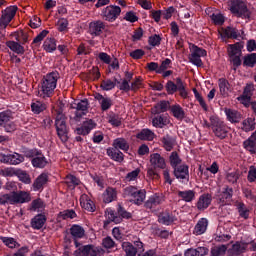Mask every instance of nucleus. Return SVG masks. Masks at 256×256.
I'll return each instance as SVG.
<instances>
[{
  "label": "nucleus",
  "instance_id": "nucleus-1",
  "mask_svg": "<svg viewBox=\"0 0 256 256\" xmlns=\"http://www.w3.org/2000/svg\"><path fill=\"white\" fill-rule=\"evenodd\" d=\"M53 115H55V128H56V133L59 137V139L63 143H67L69 140V128L67 127V116L63 114V108L60 106H57L54 108L52 111Z\"/></svg>",
  "mask_w": 256,
  "mask_h": 256
},
{
  "label": "nucleus",
  "instance_id": "nucleus-2",
  "mask_svg": "<svg viewBox=\"0 0 256 256\" xmlns=\"http://www.w3.org/2000/svg\"><path fill=\"white\" fill-rule=\"evenodd\" d=\"M61 78V75L57 71L46 74L41 81L40 97H51L57 89V81Z\"/></svg>",
  "mask_w": 256,
  "mask_h": 256
},
{
  "label": "nucleus",
  "instance_id": "nucleus-3",
  "mask_svg": "<svg viewBox=\"0 0 256 256\" xmlns=\"http://www.w3.org/2000/svg\"><path fill=\"white\" fill-rule=\"evenodd\" d=\"M29 201H31V194L26 191L0 194V205H19L29 203Z\"/></svg>",
  "mask_w": 256,
  "mask_h": 256
},
{
  "label": "nucleus",
  "instance_id": "nucleus-4",
  "mask_svg": "<svg viewBox=\"0 0 256 256\" xmlns=\"http://www.w3.org/2000/svg\"><path fill=\"white\" fill-rule=\"evenodd\" d=\"M24 157L31 159V164L36 169H44L47 167V158L43 155V152L37 148H26L22 151Z\"/></svg>",
  "mask_w": 256,
  "mask_h": 256
},
{
  "label": "nucleus",
  "instance_id": "nucleus-5",
  "mask_svg": "<svg viewBox=\"0 0 256 256\" xmlns=\"http://www.w3.org/2000/svg\"><path fill=\"white\" fill-rule=\"evenodd\" d=\"M209 121H211L212 133H214L217 139H227L229 135V126L215 116H211Z\"/></svg>",
  "mask_w": 256,
  "mask_h": 256
},
{
  "label": "nucleus",
  "instance_id": "nucleus-6",
  "mask_svg": "<svg viewBox=\"0 0 256 256\" xmlns=\"http://www.w3.org/2000/svg\"><path fill=\"white\" fill-rule=\"evenodd\" d=\"M230 11L241 19H251V10L247 8V4L243 0H231Z\"/></svg>",
  "mask_w": 256,
  "mask_h": 256
},
{
  "label": "nucleus",
  "instance_id": "nucleus-7",
  "mask_svg": "<svg viewBox=\"0 0 256 256\" xmlns=\"http://www.w3.org/2000/svg\"><path fill=\"white\" fill-rule=\"evenodd\" d=\"M124 196L129 197L131 203H134L135 205H143L145 197H147V191L128 186L124 189Z\"/></svg>",
  "mask_w": 256,
  "mask_h": 256
},
{
  "label": "nucleus",
  "instance_id": "nucleus-8",
  "mask_svg": "<svg viewBox=\"0 0 256 256\" xmlns=\"http://www.w3.org/2000/svg\"><path fill=\"white\" fill-rule=\"evenodd\" d=\"M201 57H207V50L193 45L189 56L190 63L196 65V67H203V60H201Z\"/></svg>",
  "mask_w": 256,
  "mask_h": 256
},
{
  "label": "nucleus",
  "instance_id": "nucleus-9",
  "mask_svg": "<svg viewBox=\"0 0 256 256\" xmlns=\"http://www.w3.org/2000/svg\"><path fill=\"white\" fill-rule=\"evenodd\" d=\"M17 6L7 7L2 11V15L0 17V29H7V25L13 21L15 15H17Z\"/></svg>",
  "mask_w": 256,
  "mask_h": 256
},
{
  "label": "nucleus",
  "instance_id": "nucleus-10",
  "mask_svg": "<svg viewBox=\"0 0 256 256\" xmlns=\"http://www.w3.org/2000/svg\"><path fill=\"white\" fill-rule=\"evenodd\" d=\"M74 109H76V112H75V116L71 118V121H75V123H79V121H81V119L83 118V115L87 114L86 111L87 109H89V100L87 99L81 100L76 104V107H74Z\"/></svg>",
  "mask_w": 256,
  "mask_h": 256
},
{
  "label": "nucleus",
  "instance_id": "nucleus-11",
  "mask_svg": "<svg viewBox=\"0 0 256 256\" xmlns=\"http://www.w3.org/2000/svg\"><path fill=\"white\" fill-rule=\"evenodd\" d=\"M103 15L105 21H109L110 23H113V21H116L117 18L121 15V7L119 6H107L103 10Z\"/></svg>",
  "mask_w": 256,
  "mask_h": 256
},
{
  "label": "nucleus",
  "instance_id": "nucleus-12",
  "mask_svg": "<svg viewBox=\"0 0 256 256\" xmlns=\"http://www.w3.org/2000/svg\"><path fill=\"white\" fill-rule=\"evenodd\" d=\"M247 247H249V243L237 241L228 250V256L243 255V253H245V251H247Z\"/></svg>",
  "mask_w": 256,
  "mask_h": 256
},
{
  "label": "nucleus",
  "instance_id": "nucleus-13",
  "mask_svg": "<svg viewBox=\"0 0 256 256\" xmlns=\"http://www.w3.org/2000/svg\"><path fill=\"white\" fill-rule=\"evenodd\" d=\"M174 176L179 181H189V166L187 164H181L174 168Z\"/></svg>",
  "mask_w": 256,
  "mask_h": 256
},
{
  "label": "nucleus",
  "instance_id": "nucleus-14",
  "mask_svg": "<svg viewBox=\"0 0 256 256\" xmlns=\"http://www.w3.org/2000/svg\"><path fill=\"white\" fill-rule=\"evenodd\" d=\"M97 127V123L93 119L85 120L81 127L76 128L77 135H89L93 129Z\"/></svg>",
  "mask_w": 256,
  "mask_h": 256
},
{
  "label": "nucleus",
  "instance_id": "nucleus-15",
  "mask_svg": "<svg viewBox=\"0 0 256 256\" xmlns=\"http://www.w3.org/2000/svg\"><path fill=\"white\" fill-rule=\"evenodd\" d=\"M164 202L165 196H163V194H154L148 198L144 207H146V209H155V207H158V205H161Z\"/></svg>",
  "mask_w": 256,
  "mask_h": 256
},
{
  "label": "nucleus",
  "instance_id": "nucleus-16",
  "mask_svg": "<svg viewBox=\"0 0 256 256\" xmlns=\"http://www.w3.org/2000/svg\"><path fill=\"white\" fill-rule=\"evenodd\" d=\"M105 30V23L101 20L93 21L89 24V33L94 37H99Z\"/></svg>",
  "mask_w": 256,
  "mask_h": 256
},
{
  "label": "nucleus",
  "instance_id": "nucleus-17",
  "mask_svg": "<svg viewBox=\"0 0 256 256\" xmlns=\"http://www.w3.org/2000/svg\"><path fill=\"white\" fill-rule=\"evenodd\" d=\"M96 101L99 102V105L101 107V111H109L111 107H113V100L110 97H105L102 94H95Z\"/></svg>",
  "mask_w": 256,
  "mask_h": 256
},
{
  "label": "nucleus",
  "instance_id": "nucleus-18",
  "mask_svg": "<svg viewBox=\"0 0 256 256\" xmlns=\"http://www.w3.org/2000/svg\"><path fill=\"white\" fill-rule=\"evenodd\" d=\"M80 205L82 209H85V211H89L90 213L95 212V202H93V200H91V198L87 194H82L80 196Z\"/></svg>",
  "mask_w": 256,
  "mask_h": 256
},
{
  "label": "nucleus",
  "instance_id": "nucleus-19",
  "mask_svg": "<svg viewBox=\"0 0 256 256\" xmlns=\"http://www.w3.org/2000/svg\"><path fill=\"white\" fill-rule=\"evenodd\" d=\"M150 163L154 169H165L166 167L165 158L159 153L150 155Z\"/></svg>",
  "mask_w": 256,
  "mask_h": 256
},
{
  "label": "nucleus",
  "instance_id": "nucleus-20",
  "mask_svg": "<svg viewBox=\"0 0 256 256\" xmlns=\"http://www.w3.org/2000/svg\"><path fill=\"white\" fill-rule=\"evenodd\" d=\"M158 221L163 225H171V223H175V221H177V218L173 215V212L166 210L159 214Z\"/></svg>",
  "mask_w": 256,
  "mask_h": 256
},
{
  "label": "nucleus",
  "instance_id": "nucleus-21",
  "mask_svg": "<svg viewBox=\"0 0 256 256\" xmlns=\"http://www.w3.org/2000/svg\"><path fill=\"white\" fill-rule=\"evenodd\" d=\"M47 183H49V175L47 173L40 174L33 183L34 191H41Z\"/></svg>",
  "mask_w": 256,
  "mask_h": 256
},
{
  "label": "nucleus",
  "instance_id": "nucleus-22",
  "mask_svg": "<svg viewBox=\"0 0 256 256\" xmlns=\"http://www.w3.org/2000/svg\"><path fill=\"white\" fill-rule=\"evenodd\" d=\"M211 201H213L211 194H202L198 199L197 209L199 211H205L211 205Z\"/></svg>",
  "mask_w": 256,
  "mask_h": 256
},
{
  "label": "nucleus",
  "instance_id": "nucleus-23",
  "mask_svg": "<svg viewBox=\"0 0 256 256\" xmlns=\"http://www.w3.org/2000/svg\"><path fill=\"white\" fill-rule=\"evenodd\" d=\"M102 199L104 203H113V201H117V190L108 187L102 194Z\"/></svg>",
  "mask_w": 256,
  "mask_h": 256
},
{
  "label": "nucleus",
  "instance_id": "nucleus-24",
  "mask_svg": "<svg viewBox=\"0 0 256 256\" xmlns=\"http://www.w3.org/2000/svg\"><path fill=\"white\" fill-rule=\"evenodd\" d=\"M47 222V216L43 214H38L31 220L32 229H43V225Z\"/></svg>",
  "mask_w": 256,
  "mask_h": 256
},
{
  "label": "nucleus",
  "instance_id": "nucleus-25",
  "mask_svg": "<svg viewBox=\"0 0 256 256\" xmlns=\"http://www.w3.org/2000/svg\"><path fill=\"white\" fill-rule=\"evenodd\" d=\"M153 127L163 129V127L169 125V117L167 115H158L152 119Z\"/></svg>",
  "mask_w": 256,
  "mask_h": 256
},
{
  "label": "nucleus",
  "instance_id": "nucleus-26",
  "mask_svg": "<svg viewBox=\"0 0 256 256\" xmlns=\"http://www.w3.org/2000/svg\"><path fill=\"white\" fill-rule=\"evenodd\" d=\"M209 226V221L206 218H201L194 227L193 234L194 235H203L205 231H207V227Z\"/></svg>",
  "mask_w": 256,
  "mask_h": 256
},
{
  "label": "nucleus",
  "instance_id": "nucleus-27",
  "mask_svg": "<svg viewBox=\"0 0 256 256\" xmlns=\"http://www.w3.org/2000/svg\"><path fill=\"white\" fill-rule=\"evenodd\" d=\"M218 85L220 89V93L223 97H229V93H231V87L229 85V81L225 78H220L218 80Z\"/></svg>",
  "mask_w": 256,
  "mask_h": 256
},
{
  "label": "nucleus",
  "instance_id": "nucleus-28",
  "mask_svg": "<svg viewBox=\"0 0 256 256\" xmlns=\"http://www.w3.org/2000/svg\"><path fill=\"white\" fill-rule=\"evenodd\" d=\"M137 139L140 141H153L155 139V132L151 131L150 129H142L137 135Z\"/></svg>",
  "mask_w": 256,
  "mask_h": 256
},
{
  "label": "nucleus",
  "instance_id": "nucleus-29",
  "mask_svg": "<svg viewBox=\"0 0 256 256\" xmlns=\"http://www.w3.org/2000/svg\"><path fill=\"white\" fill-rule=\"evenodd\" d=\"M107 155L113 161H117L118 163H122V161L124 159L123 152H121V151H119L115 148H108L107 149Z\"/></svg>",
  "mask_w": 256,
  "mask_h": 256
},
{
  "label": "nucleus",
  "instance_id": "nucleus-30",
  "mask_svg": "<svg viewBox=\"0 0 256 256\" xmlns=\"http://www.w3.org/2000/svg\"><path fill=\"white\" fill-rule=\"evenodd\" d=\"M225 114L230 123H239L241 121V113L236 110L226 109Z\"/></svg>",
  "mask_w": 256,
  "mask_h": 256
},
{
  "label": "nucleus",
  "instance_id": "nucleus-31",
  "mask_svg": "<svg viewBox=\"0 0 256 256\" xmlns=\"http://www.w3.org/2000/svg\"><path fill=\"white\" fill-rule=\"evenodd\" d=\"M12 37L17 40V42L21 43L22 45H25L27 41H29V34L25 30H18L14 33H12Z\"/></svg>",
  "mask_w": 256,
  "mask_h": 256
},
{
  "label": "nucleus",
  "instance_id": "nucleus-32",
  "mask_svg": "<svg viewBox=\"0 0 256 256\" xmlns=\"http://www.w3.org/2000/svg\"><path fill=\"white\" fill-rule=\"evenodd\" d=\"M177 195L186 203H191L195 199V191L193 190L178 191Z\"/></svg>",
  "mask_w": 256,
  "mask_h": 256
},
{
  "label": "nucleus",
  "instance_id": "nucleus-33",
  "mask_svg": "<svg viewBox=\"0 0 256 256\" xmlns=\"http://www.w3.org/2000/svg\"><path fill=\"white\" fill-rule=\"evenodd\" d=\"M236 209L239 213V217L242 219H249L250 210L243 202H236Z\"/></svg>",
  "mask_w": 256,
  "mask_h": 256
},
{
  "label": "nucleus",
  "instance_id": "nucleus-34",
  "mask_svg": "<svg viewBox=\"0 0 256 256\" xmlns=\"http://www.w3.org/2000/svg\"><path fill=\"white\" fill-rule=\"evenodd\" d=\"M112 145L116 150L121 149V151H129V142H127L125 138H116Z\"/></svg>",
  "mask_w": 256,
  "mask_h": 256
},
{
  "label": "nucleus",
  "instance_id": "nucleus-35",
  "mask_svg": "<svg viewBox=\"0 0 256 256\" xmlns=\"http://www.w3.org/2000/svg\"><path fill=\"white\" fill-rule=\"evenodd\" d=\"M6 46L9 47L11 51L17 53L18 55H23L25 53V48L21 46V43L15 41L6 42Z\"/></svg>",
  "mask_w": 256,
  "mask_h": 256
},
{
  "label": "nucleus",
  "instance_id": "nucleus-36",
  "mask_svg": "<svg viewBox=\"0 0 256 256\" xmlns=\"http://www.w3.org/2000/svg\"><path fill=\"white\" fill-rule=\"evenodd\" d=\"M70 233L74 239H83L85 237V229L80 225H73L70 228Z\"/></svg>",
  "mask_w": 256,
  "mask_h": 256
},
{
  "label": "nucleus",
  "instance_id": "nucleus-37",
  "mask_svg": "<svg viewBox=\"0 0 256 256\" xmlns=\"http://www.w3.org/2000/svg\"><path fill=\"white\" fill-rule=\"evenodd\" d=\"M47 109V105L41 101H34L31 103V111L35 113V115H39V113H43Z\"/></svg>",
  "mask_w": 256,
  "mask_h": 256
},
{
  "label": "nucleus",
  "instance_id": "nucleus-38",
  "mask_svg": "<svg viewBox=\"0 0 256 256\" xmlns=\"http://www.w3.org/2000/svg\"><path fill=\"white\" fill-rule=\"evenodd\" d=\"M241 129L242 131H245V133L255 131V120L253 118H247L243 120Z\"/></svg>",
  "mask_w": 256,
  "mask_h": 256
},
{
  "label": "nucleus",
  "instance_id": "nucleus-39",
  "mask_svg": "<svg viewBox=\"0 0 256 256\" xmlns=\"http://www.w3.org/2000/svg\"><path fill=\"white\" fill-rule=\"evenodd\" d=\"M171 112L173 116L179 121H182V119H185V111L179 104L171 106Z\"/></svg>",
  "mask_w": 256,
  "mask_h": 256
},
{
  "label": "nucleus",
  "instance_id": "nucleus-40",
  "mask_svg": "<svg viewBox=\"0 0 256 256\" xmlns=\"http://www.w3.org/2000/svg\"><path fill=\"white\" fill-rule=\"evenodd\" d=\"M43 49L47 53H53L57 49V43H55V38H47L43 43Z\"/></svg>",
  "mask_w": 256,
  "mask_h": 256
},
{
  "label": "nucleus",
  "instance_id": "nucleus-41",
  "mask_svg": "<svg viewBox=\"0 0 256 256\" xmlns=\"http://www.w3.org/2000/svg\"><path fill=\"white\" fill-rule=\"evenodd\" d=\"M117 83L119 84L117 78H114V80L107 79L102 81L100 87L103 91H111V89H115Z\"/></svg>",
  "mask_w": 256,
  "mask_h": 256
},
{
  "label": "nucleus",
  "instance_id": "nucleus-42",
  "mask_svg": "<svg viewBox=\"0 0 256 256\" xmlns=\"http://www.w3.org/2000/svg\"><path fill=\"white\" fill-rule=\"evenodd\" d=\"M243 147L246 149V151H249L250 153H256V141L253 138V136H250L247 140L243 142Z\"/></svg>",
  "mask_w": 256,
  "mask_h": 256
},
{
  "label": "nucleus",
  "instance_id": "nucleus-43",
  "mask_svg": "<svg viewBox=\"0 0 256 256\" xmlns=\"http://www.w3.org/2000/svg\"><path fill=\"white\" fill-rule=\"evenodd\" d=\"M25 161V154H19V153H14V154H9V164L10 165H19L20 163H23Z\"/></svg>",
  "mask_w": 256,
  "mask_h": 256
},
{
  "label": "nucleus",
  "instance_id": "nucleus-44",
  "mask_svg": "<svg viewBox=\"0 0 256 256\" xmlns=\"http://www.w3.org/2000/svg\"><path fill=\"white\" fill-rule=\"evenodd\" d=\"M228 246L225 244L214 246L211 248V256H223L227 253Z\"/></svg>",
  "mask_w": 256,
  "mask_h": 256
},
{
  "label": "nucleus",
  "instance_id": "nucleus-45",
  "mask_svg": "<svg viewBox=\"0 0 256 256\" xmlns=\"http://www.w3.org/2000/svg\"><path fill=\"white\" fill-rule=\"evenodd\" d=\"M239 30L237 28L233 27H227L224 30V37H227V39H238L240 37Z\"/></svg>",
  "mask_w": 256,
  "mask_h": 256
},
{
  "label": "nucleus",
  "instance_id": "nucleus-46",
  "mask_svg": "<svg viewBox=\"0 0 256 256\" xmlns=\"http://www.w3.org/2000/svg\"><path fill=\"white\" fill-rule=\"evenodd\" d=\"M13 113L11 111H3L0 112V127H4V125L8 124L9 121H12Z\"/></svg>",
  "mask_w": 256,
  "mask_h": 256
},
{
  "label": "nucleus",
  "instance_id": "nucleus-47",
  "mask_svg": "<svg viewBox=\"0 0 256 256\" xmlns=\"http://www.w3.org/2000/svg\"><path fill=\"white\" fill-rule=\"evenodd\" d=\"M256 65V53H251L244 56L243 66L244 67H255Z\"/></svg>",
  "mask_w": 256,
  "mask_h": 256
},
{
  "label": "nucleus",
  "instance_id": "nucleus-48",
  "mask_svg": "<svg viewBox=\"0 0 256 256\" xmlns=\"http://www.w3.org/2000/svg\"><path fill=\"white\" fill-rule=\"evenodd\" d=\"M162 143H163L164 149H166L167 151H171L175 146V139H173V137L167 134L162 138Z\"/></svg>",
  "mask_w": 256,
  "mask_h": 256
},
{
  "label": "nucleus",
  "instance_id": "nucleus-49",
  "mask_svg": "<svg viewBox=\"0 0 256 256\" xmlns=\"http://www.w3.org/2000/svg\"><path fill=\"white\" fill-rule=\"evenodd\" d=\"M1 241L6 245V247H9V249H18V247H21L15 238L2 237Z\"/></svg>",
  "mask_w": 256,
  "mask_h": 256
},
{
  "label": "nucleus",
  "instance_id": "nucleus-50",
  "mask_svg": "<svg viewBox=\"0 0 256 256\" xmlns=\"http://www.w3.org/2000/svg\"><path fill=\"white\" fill-rule=\"evenodd\" d=\"M91 249H93V245H85L78 248L75 252V256H89L91 255Z\"/></svg>",
  "mask_w": 256,
  "mask_h": 256
},
{
  "label": "nucleus",
  "instance_id": "nucleus-51",
  "mask_svg": "<svg viewBox=\"0 0 256 256\" xmlns=\"http://www.w3.org/2000/svg\"><path fill=\"white\" fill-rule=\"evenodd\" d=\"M65 183L68 185V187L75 189V187H77V185H79L81 181L74 175L69 174L65 178Z\"/></svg>",
  "mask_w": 256,
  "mask_h": 256
},
{
  "label": "nucleus",
  "instance_id": "nucleus-52",
  "mask_svg": "<svg viewBox=\"0 0 256 256\" xmlns=\"http://www.w3.org/2000/svg\"><path fill=\"white\" fill-rule=\"evenodd\" d=\"M15 175L18 176V179L22 181V183H25L26 185L31 184V176H29L26 171L16 170Z\"/></svg>",
  "mask_w": 256,
  "mask_h": 256
},
{
  "label": "nucleus",
  "instance_id": "nucleus-53",
  "mask_svg": "<svg viewBox=\"0 0 256 256\" xmlns=\"http://www.w3.org/2000/svg\"><path fill=\"white\" fill-rule=\"evenodd\" d=\"M193 93L195 96V99L198 101L199 105L202 107L204 111H209V107L207 106V103H205V99H203V96L197 91L196 88H193Z\"/></svg>",
  "mask_w": 256,
  "mask_h": 256
},
{
  "label": "nucleus",
  "instance_id": "nucleus-54",
  "mask_svg": "<svg viewBox=\"0 0 256 256\" xmlns=\"http://www.w3.org/2000/svg\"><path fill=\"white\" fill-rule=\"evenodd\" d=\"M170 165L173 169L179 167L181 164V158H179V154L177 152H172L169 157Z\"/></svg>",
  "mask_w": 256,
  "mask_h": 256
},
{
  "label": "nucleus",
  "instance_id": "nucleus-55",
  "mask_svg": "<svg viewBox=\"0 0 256 256\" xmlns=\"http://www.w3.org/2000/svg\"><path fill=\"white\" fill-rule=\"evenodd\" d=\"M169 109V101H161L155 105L154 113L159 115V113H165Z\"/></svg>",
  "mask_w": 256,
  "mask_h": 256
},
{
  "label": "nucleus",
  "instance_id": "nucleus-56",
  "mask_svg": "<svg viewBox=\"0 0 256 256\" xmlns=\"http://www.w3.org/2000/svg\"><path fill=\"white\" fill-rule=\"evenodd\" d=\"M229 57L241 56V47L239 44H230L228 47Z\"/></svg>",
  "mask_w": 256,
  "mask_h": 256
},
{
  "label": "nucleus",
  "instance_id": "nucleus-57",
  "mask_svg": "<svg viewBox=\"0 0 256 256\" xmlns=\"http://www.w3.org/2000/svg\"><path fill=\"white\" fill-rule=\"evenodd\" d=\"M77 217V213L74 210H64L58 214V219H75Z\"/></svg>",
  "mask_w": 256,
  "mask_h": 256
},
{
  "label": "nucleus",
  "instance_id": "nucleus-58",
  "mask_svg": "<svg viewBox=\"0 0 256 256\" xmlns=\"http://www.w3.org/2000/svg\"><path fill=\"white\" fill-rule=\"evenodd\" d=\"M47 35H49V31L47 30H43L41 33H39L33 40L32 45L34 47H39V45H41V41H43V39H45L47 37Z\"/></svg>",
  "mask_w": 256,
  "mask_h": 256
},
{
  "label": "nucleus",
  "instance_id": "nucleus-59",
  "mask_svg": "<svg viewBox=\"0 0 256 256\" xmlns=\"http://www.w3.org/2000/svg\"><path fill=\"white\" fill-rule=\"evenodd\" d=\"M165 89L168 93V95H173L175 93H177V85L175 84V82L169 80L166 85H165Z\"/></svg>",
  "mask_w": 256,
  "mask_h": 256
},
{
  "label": "nucleus",
  "instance_id": "nucleus-60",
  "mask_svg": "<svg viewBox=\"0 0 256 256\" xmlns=\"http://www.w3.org/2000/svg\"><path fill=\"white\" fill-rule=\"evenodd\" d=\"M102 246L105 249H113V247H115V241H113V238H111L110 236H107L102 240Z\"/></svg>",
  "mask_w": 256,
  "mask_h": 256
},
{
  "label": "nucleus",
  "instance_id": "nucleus-61",
  "mask_svg": "<svg viewBox=\"0 0 256 256\" xmlns=\"http://www.w3.org/2000/svg\"><path fill=\"white\" fill-rule=\"evenodd\" d=\"M226 179L228 183H237V181H239V172L234 171V172H230L226 175Z\"/></svg>",
  "mask_w": 256,
  "mask_h": 256
},
{
  "label": "nucleus",
  "instance_id": "nucleus-62",
  "mask_svg": "<svg viewBox=\"0 0 256 256\" xmlns=\"http://www.w3.org/2000/svg\"><path fill=\"white\" fill-rule=\"evenodd\" d=\"M211 19L214 25H223L225 23V18L223 17V14H212Z\"/></svg>",
  "mask_w": 256,
  "mask_h": 256
},
{
  "label": "nucleus",
  "instance_id": "nucleus-63",
  "mask_svg": "<svg viewBox=\"0 0 256 256\" xmlns=\"http://www.w3.org/2000/svg\"><path fill=\"white\" fill-rule=\"evenodd\" d=\"M247 180L249 183H255L256 181V167L255 166H250L248 175H247Z\"/></svg>",
  "mask_w": 256,
  "mask_h": 256
},
{
  "label": "nucleus",
  "instance_id": "nucleus-64",
  "mask_svg": "<svg viewBox=\"0 0 256 256\" xmlns=\"http://www.w3.org/2000/svg\"><path fill=\"white\" fill-rule=\"evenodd\" d=\"M103 255H105V250H103V248L95 247L94 245H92L90 256H103Z\"/></svg>",
  "mask_w": 256,
  "mask_h": 256
}]
</instances>
